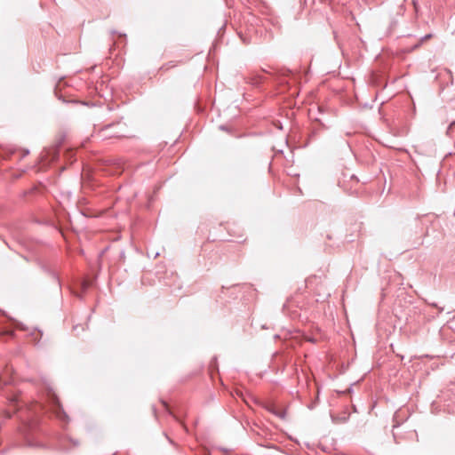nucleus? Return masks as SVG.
Returning a JSON list of instances; mask_svg holds the SVG:
<instances>
[{"mask_svg": "<svg viewBox=\"0 0 455 455\" xmlns=\"http://www.w3.org/2000/svg\"><path fill=\"white\" fill-rule=\"evenodd\" d=\"M90 281H88V279H84L83 282H82V287L83 289H86V287H89L90 285Z\"/></svg>", "mask_w": 455, "mask_h": 455, "instance_id": "1", "label": "nucleus"}, {"mask_svg": "<svg viewBox=\"0 0 455 455\" xmlns=\"http://www.w3.org/2000/svg\"><path fill=\"white\" fill-rule=\"evenodd\" d=\"M115 455H116V454H115Z\"/></svg>", "mask_w": 455, "mask_h": 455, "instance_id": "2", "label": "nucleus"}]
</instances>
